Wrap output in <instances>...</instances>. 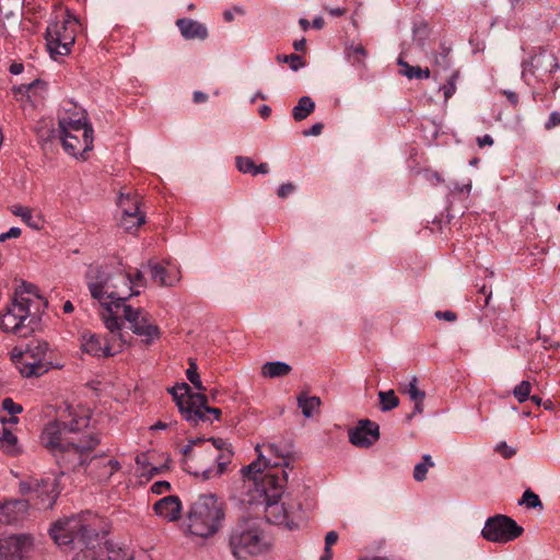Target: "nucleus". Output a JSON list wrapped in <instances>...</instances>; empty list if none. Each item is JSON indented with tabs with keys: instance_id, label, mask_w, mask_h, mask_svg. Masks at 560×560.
Returning <instances> with one entry per match:
<instances>
[{
	"instance_id": "f257e3e1",
	"label": "nucleus",
	"mask_w": 560,
	"mask_h": 560,
	"mask_svg": "<svg viewBox=\"0 0 560 560\" xmlns=\"http://www.w3.org/2000/svg\"><path fill=\"white\" fill-rule=\"evenodd\" d=\"M49 534L62 551H75L72 560H133L117 544L103 541L90 511L56 521Z\"/></svg>"
},
{
	"instance_id": "f03ea898",
	"label": "nucleus",
	"mask_w": 560,
	"mask_h": 560,
	"mask_svg": "<svg viewBox=\"0 0 560 560\" xmlns=\"http://www.w3.org/2000/svg\"><path fill=\"white\" fill-rule=\"evenodd\" d=\"M182 466L188 474L210 479L221 476L231 463L233 451L221 438H197L182 448Z\"/></svg>"
},
{
	"instance_id": "7ed1b4c3",
	"label": "nucleus",
	"mask_w": 560,
	"mask_h": 560,
	"mask_svg": "<svg viewBox=\"0 0 560 560\" xmlns=\"http://www.w3.org/2000/svg\"><path fill=\"white\" fill-rule=\"evenodd\" d=\"M43 445L55 456L59 466L86 465L84 455L94 450L101 442L97 434H90L79 442L67 439V433L59 420L47 423L40 435Z\"/></svg>"
},
{
	"instance_id": "20e7f679",
	"label": "nucleus",
	"mask_w": 560,
	"mask_h": 560,
	"mask_svg": "<svg viewBox=\"0 0 560 560\" xmlns=\"http://www.w3.org/2000/svg\"><path fill=\"white\" fill-rule=\"evenodd\" d=\"M225 503L215 494H200L189 506L186 527L190 535L208 538L222 527Z\"/></svg>"
},
{
	"instance_id": "39448f33",
	"label": "nucleus",
	"mask_w": 560,
	"mask_h": 560,
	"mask_svg": "<svg viewBox=\"0 0 560 560\" xmlns=\"http://www.w3.org/2000/svg\"><path fill=\"white\" fill-rule=\"evenodd\" d=\"M37 292L36 285L22 283L15 291L13 301L0 317V327L3 331L26 338L37 329L39 317L31 312V299L23 296V293H28L40 299Z\"/></svg>"
},
{
	"instance_id": "423d86ee",
	"label": "nucleus",
	"mask_w": 560,
	"mask_h": 560,
	"mask_svg": "<svg viewBox=\"0 0 560 560\" xmlns=\"http://www.w3.org/2000/svg\"><path fill=\"white\" fill-rule=\"evenodd\" d=\"M229 546L238 560L261 555L268 549L258 522L252 517H244L232 527Z\"/></svg>"
},
{
	"instance_id": "0eeeda50",
	"label": "nucleus",
	"mask_w": 560,
	"mask_h": 560,
	"mask_svg": "<svg viewBox=\"0 0 560 560\" xmlns=\"http://www.w3.org/2000/svg\"><path fill=\"white\" fill-rule=\"evenodd\" d=\"M288 482V474L269 472L262 479L261 495L265 501V517L268 523L284 525L293 529L294 524L291 520V511L284 505L279 504L283 488Z\"/></svg>"
},
{
	"instance_id": "6e6552de",
	"label": "nucleus",
	"mask_w": 560,
	"mask_h": 560,
	"mask_svg": "<svg viewBox=\"0 0 560 560\" xmlns=\"http://www.w3.org/2000/svg\"><path fill=\"white\" fill-rule=\"evenodd\" d=\"M114 291L112 292V302L106 304V313H102V318L105 327L110 332H118L119 338L124 341V336L120 332L124 322L117 316L118 310L124 308L132 295V287H130V270L116 269L114 277Z\"/></svg>"
},
{
	"instance_id": "1a4fd4ad",
	"label": "nucleus",
	"mask_w": 560,
	"mask_h": 560,
	"mask_svg": "<svg viewBox=\"0 0 560 560\" xmlns=\"http://www.w3.org/2000/svg\"><path fill=\"white\" fill-rule=\"evenodd\" d=\"M49 345L46 341H32L27 345L24 352H21L16 360L20 373L24 377H38L47 373L50 369H60L61 365H54L46 359Z\"/></svg>"
},
{
	"instance_id": "9d476101",
	"label": "nucleus",
	"mask_w": 560,
	"mask_h": 560,
	"mask_svg": "<svg viewBox=\"0 0 560 560\" xmlns=\"http://www.w3.org/2000/svg\"><path fill=\"white\" fill-rule=\"evenodd\" d=\"M114 267L108 265H91L85 273L86 285L90 294L104 307L103 313H106L105 303L112 302V292L114 291L112 285H114Z\"/></svg>"
},
{
	"instance_id": "9b49d317",
	"label": "nucleus",
	"mask_w": 560,
	"mask_h": 560,
	"mask_svg": "<svg viewBox=\"0 0 560 560\" xmlns=\"http://www.w3.org/2000/svg\"><path fill=\"white\" fill-rule=\"evenodd\" d=\"M77 22L69 20L50 23L46 28L45 38L52 59L70 54L75 40Z\"/></svg>"
},
{
	"instance_id": "f8f14e48",
	"label": "nucleus",
	"mask_w": 560,
	"mask_h": 560,
	"mask_svg": "<svg viewBox=\"0 0 560 560\" xmlns=\"http://www.w3.org/2000/svg\"><path fill=\"white\" fill-rule=\"evenodd\" d=\"M524 533L512 517L503 514H497L489 517L481 530V536L491 542L505 544L513 541Z\"/></svg>"
},
{
	"instance_id": "ddd939ff",
	"label": "nucleus",
	"mask_w": 560,
	"mask_h": 560,
	"mask_svg": "<svg viewBox=\"0 0 560 560\" xmlns=\"http://www.w3.org/2000/svg\"><path fill=\"white\" fill-rule=\"evenodd\" d=\"M122 311L124 318L130 324L132 332L137 336L144 337L147 345H151L161 337L160 328L151 323L150 315L143 308L124 305Z\"/></svg>"
},
{
	"instance_id": "4468645a",
	"label": "nucleus",
	"mask_w": 560,
	"mask_h": 560,
	"mask_svg": "<svg viewBox=\"0 0 560 560\" xmlns=\"http://www.w3.org/2000/svg\"><path fill=\"white\" fill-rule=\"evenodd\" d=\"M559 69L558 58L552 52L541 48L523 62V75L529 73L540 81H545Z\"/></svg>"
},
{
	"instance_id": "2eb2a0df",
	"label": "nucleus",
	"mask_w": 560,
	"mask_h": 560,
	"mask_svg": "<svg viewBox=\"0 0 560 560\" xmlns=\"http://www.w3.org/2000/svg\"><path fill=\"white\" fill-rule=\"evenodd\" d=\"M255 451L258 453L257 459L252 462L249 465L244 466L241 471L245 479L253 480L255 483L259 481L258 491L261 492L262 479L267 474L278 472L279 475H282L285 470L279 469V462H273L272 458H266L260 451L259 444L256 445Z\"/></svg>"
},
{
	"instance_id": "dca6fc26",
	"label": "nucleus",
	"mask_w": 560,
	"mask_h": 560,
	"mask_svg": "<svg viewBox=\"0 0 560 560\" xmlns=\"http://www.w3.org/2000/svg\"><path fill=\"white\" fill-rule=\"evenodd\" d=\"M349 441L360 448H369L380 440V425L370 419H362L357 427L349 429Z\"/></svg>"
},
{
	"instance_id": "f3484780",
	"label": "nucleus",
	"mask_w": 560,
	"mask_h": 560,
	"mask_svg": "<svg viewBox=\"0 0 560 560\" xmlns=\"http://www.w3.org/2000/svg\"><path fill=\"white\" fill-rule=\"evenodd\" d=\"M173 397V400L176 402L178 410L183 418L190 422L194 425L198 424V419H201V413L196 408L199 405H203L208 402V397L202 393H192V394H180L176 395V393H170Z\"/></svg>"
},
{
	"instance_id": "a211bd4d",
	"label": "nucleus",
	"mask_w": 560,
	"mask_h": 560,
	"mask_svg": "<svg viewBox=\"0 0 560 560\" xmlns=\"http://www.w3.org/2000/svg\"><path fill=\"white\" fill-rule=\"evenodd\" d=\"M31 547V538L25 535H13L0 538V560L23 558Z\"/></svg>"
},
{
	"instance_id": "6ab92c4d",
	"label": "nucleus",
	"mask_w": 560,
	"mask_h": 560,
	"mask_svg": "<svg viewBox=\"0 0 560 560\" xmlns=\"http://www.w3.org/2000/svg\"><path fill=\"white\" fill-rule=\"evenodd\" d=\"M30 513L27 500L14 499L0 504V524L11 525L23 522Z\"/></svg>"
},
{
	"instance_id": "aec40b11",
	"label": "nucleus",
	"mask_w": 560,
	"mask_h": 560,
	"mask_svg": "<svg viewBox=\"0 0 560 560\" xmlns=\"http://www.w3.org/2000/svg\"><path fill=\"white\" fill-rule=\"evenodd\" d=\"M81 349L83 352L97 358H109L114 355L109 341L105 339L103 343L101 336L91 331H84L81 335Z\"/></svg>"
},
{
	"instance_id": "412c9836",
	"label": "nucleus",
	"mask_w": 560,
	"mask_h": 560,
	"mask_svg": "<svg viewBox=\"0 0 560 560\" xmlns=\"http://www.w3.org/2000/svg\"><path fill=\"white\" fill-rule=\"evenodd\" d=\"M60 132H69V133H84L85 141L88 143H93V128L91 124L86 121V117L82 114L78 118L70 117H61L58 121Z\"/></svg>"
},
{
	"instance_id": "4be33fe9",
	"label": "nucleus",
	"mask_w": 560,
	"mask_h": 560,
	"mask_svg": "<svg viewBox=\"0 0 560 560\" xmlns=\"http://www.w3.org/2000/svg\"><path fill=\"white\" fill-rule=\"evenodd\" d=\"M153 510L167 522H175L180 517L182 502L176 495H167L156 501Z\"/></svg>"
},
{
	"instance_id": "5701e85b",
	"label": "nucleus",
	"mask_w": 560,
	"mask_h": 560,
	"mask_svg": "<svg viewBox=\"0 0 560 560\" xmlns=\"http://www.w3.org/2000/svg\"><path fill=\"white\" fill-rule=\"evenodd\" d=\"M60 138L63 149L72 156L84 158V153L93 149V143L85 141L84 133L60 132Z\"/></svg>"
},
{
	"instance_id": "b1692460",
	"label": "nucleus",
	"mask_w": 560,
	"mask_h": 560,
	"mask_svg": "<svg viewBox=\"0 0 560 560\" xmlns=\"http://www.w3.org/2000/svg\"><path fill=\"white\" fill-rule=\"evenodd\" d=\"M180 35L187 40H205L208 37V28L205 24L188 18L176 20Z\"/></svg>"
},
{
	"instance_id": "393cba45",
	"label": "nucleus",
	"mask_w": 560,
	"mask_h": 560,
	"mask_svg": "<svg viewBox=\"0 0 560 560\" xmlns=\"http://www.w3.org/2000/svg\"><path fill=\"white\" fill-rule=\"evenodd\" d=\"M69 420H59L63 427L66 433H78L86 429L90 424V415L88 411H77L72 407L68 406Z\"/></svg>"
},
{
	"instance_id": "a878e982",
	"label": "nucleus",
	"mask_w": 560,
	"mask_h": 560,
	"mask_svg": "<svg viewBox=\"0 0 560 560\" xmlns=\"http://www.w3.org/2000/svg\"><path fill=\"white\" fill-rule=\"evenodd\" d=\"M147 268L150 271L151 279L161 287H173L179 281V271L172 276L165 267L154 260H149Z\"/></svg>"
},
{
	"instance_id": "bb28decb",
	"label": "nucleus",
	"mask_w": 560,
	"mask_h": 560,
	"mask_svg": "<svg viewBox=\"0 0 560 560\" xmlns=\"http://www.w3.org/2000/svg\"><path fill=\"white\" fill-rule=\"evenodd\" d=\"M118 207L121 210V217H144L139 211V199L138 196H130L129 194H120L118 200Z\"/></svg>"
},
{
	"instance_id": "cd10ccee",
	"label": "nucleus",
	"mask_w": 560,
	"mask_h": 560,
	"mask_svg": "<svg viewBox=\"0 0 560 560\" xmlns=\"http://www.w3.org/2000/svg\"><path fill=\"white\" fill-rule=\"evenodd\" d=\"M291 371V365L282 361L266 362L261 366V375L269 378L287 376Z\"/></svg>"
},
{
	"instance_id": "c85d7f7f",
	"label": "nucleus",
	"mask_w": 560,
	"mask_h": 560,
	"mask_svg": "<svg viewBox=\"0 0 560 560\" xmlns=\"http://www.w3.org/2000/svg\"><path fill=\"white\" fill-rule=\"evenodd\" d=\"M320 404L322 400L318 396H307L306 393H301L298 396V406L305 418H311Z\"/></svg>"
},
{
	"instance_id": "c756f323",
	"label": "nucleus",
	"mask_w": 560,
	"mask_h": 560,
	"mask_svg": "<svg viewBox=\"0 0 560 560\" xmlns=\"http://www.w3.org/2000/svg\"><path fill=\"white\" fill-rule=\"evenodd\" d=\"M315 109V103L310 96H302L292 109V116L295 121L307 118Z\"/></svg>"
},
{
	"instance_id": "7c9ffc66",
	"label": "nucleus",
	"mask_w": 560,
	"mask_h": 560,
	"mask_svg": "<svg viewBox=\"0 0 560 560\" xmlns=\"http://www.w3.org/2000/svg\"><path fill=\"white\" fill-rule=\"evenodd\" d=\"M397 63L402 68L401 74L407 77L408 79H429L430 78V69L429 68H420L419 66H410L402 58H398Z\"/></svg>"
},
{
	"instance_id": "2f4dec72",
	"label": "nucleus",
	"mask_w": 560,
	"mask_h": 560,
	"mask_svg": "<svg viewBox=\"0 0 560 560\" xmlns=\"http://www.w3.org/2000/svg\"><path fill=\"white\" fill-rule=\"evenodd\" d=\"M346 56L352 62L353 66L364 67V58L366 57V50L360 43H351L346 47Z\"/></svg>"
},
{
	"instance_id": "473e14b6",
	"label": "nucleus",
	"mask_w": 560,
	"mask_h": 560,
	"mask_svg": "<svg viewBox=\"0 0 560 560\" xmlns=\"http://www.w3.org/2000/svg\"><path fill=\"white\" fill-rule=\"evenodd\" d=\"M380 400V409L383 412L390 411L399 406V398L394 389L381 390L377 394Z\"/></svg>"
},
{
	"instance_id": "72a5a7b5",
	"label": "nucleus",
	"mask_w": 560,
	"mask_h": 560,
	"mask_svg": "<svg viewBox=\"0 0 560 560\" xmlns=\"http://www.w3.org/2000/svg\"><path fill=\"white\" fill-rule=\"evenodd\" d=\"M0 443L8 454L14 455L18 453V439L4 425L0 429Z\"/></svg>"
},
{
	"instance_id": "f704fd0d",
	"label": "nucleus",
	"mask_w": 560,
	"mask_h": 560,
	"mask_svg": "<svg viewBox=\"0 0 560 560\" xmlns=\"http://www.w3.org/2000/svg\"><path fill=\"white\" fill-rule=\"evenodd\" d=\"M451 47L446 46L445 43H441L439 52L434 55V66L442 70H447L451 67Z\"/></svg>"
},
{
	"instance_id": "c9c22d12",
	"label": "nucleus",
	"mask_w": 560,
	"mask_h": 560,
	"mask_svg": "<svg viewBox=\"0 0 560 560\" xmlns=\"http://www.w3.org/2000/svg\"><path fill=\"white\" fill-rule=\"evenodd\" d=\"M196 410H199L201 413V419H198V423L201 422H210L212 423L214 420H220V417L222 415L221 409L209 407L208 402L203 405H199L196 408Z\"/></svg>"
},
{
	"instance_id": "e433bc0d",
	"label": "nucleus",
	"mask_w": 560,
	"mask_h": 560,
	"mask_svg": "<svg viewBox=\"0 0 560 560\" xmlns=\"http://www.w3.org/2000/svg\"><path fill=\"white\" fill-rule=\"evenodd\" d=\"M518 505H525L527 509H544L540 498L530 489L524 491L522 498L518 500Z\"/></svg>"
},
{
	"instance_id": "4c0bfd02",
	"label": "nucleus",
	"mask_w": 560,
	"mask_h": 560,
	"mask_svg": "<svg viewBox=\"0 0 560 560\" xmlns=\"http://www.w3.org/2000/svg\"><path fill=\"white\" fill-rule=\"evenodd\" d=\"M434 463L430 455H423L422 462L417 464L413 469V478L417 481H423L427 478V474L430 467H433Z\"/></svg>"
},
{
	"instance_id": "58836bf2",
	"label": "nucleus",
	"mask_w": 560,
	"mask_h": 560,
	"mask_svg": "<svg viewBox=\"0 0 560 560\" xmlns=\"http://www.w3.org/2000/svg\"><path fill=\"white\" fill-rule=\"evenodd\" d=\"M148 281L144 277V273L141 269H136L135 272L130 271V287H132V295H139L141 293V289L145 288Z\"/></svg>"
},
{
	"instance_id": "ea45409f",
	"label": "nucleus",
	"mask_w": 560,
	"mask_h": 560,
	"mask_svg": "<svg viewBox=\"0 0 560 560\" xmlns=\"http://www.w3.org/2000/svg\"><path fill=\"white\" fill-rule=\"evenodd\" d=\"M11 212L20 217L28 226L38 230L39 225L38 223L33 221V213L32 210L27 207H23L20 205H15L11 207Z\"/></svg>"
},
{
	"instance_id": "a19ab883",
	"label": "nucleus",
	"mask_w": 560,
	"mask_h": 560,
	"mask_svg": "<svg viewBox=\"0 0 560 560\" xmlns=\"http://www.w3.org/2000/svg\"><path fill=\"white\" fill-rule=\"evenodd\" d=\"M429 34L430 30L428 23L421 22L413 27V42L421 49H424Z\"/></svg>"
},
{
	"instance_id": "79ce46f5",
	"label": "nucleus",
	"mask_w": 560,
	"mask_h": 560,
	"mask_svg": "<svg viewBox=\"0 0 560 560\" xmlns=\"http://www.w3.org/2000/svg\"><path fill=\"white\" fill-rule=\"evenodd\" d=\"M186 376L189 380V382L195 386L196 389L200 392L206 390V387L202 385L200 375L198 373V366L196 362L192 361L191 359L189 360V368L186 371Z\"/></svg>"
},
{
	"instance_id": "37998d69",
	"label": "nucleus",
	"mask_w": 560,
	"mask_h": 560,
	"mask_svg": "<svg viewBox=\"0 0 560 560\" xmlns=\"http://www.w3.org/2000/svg\"><path fill=\"white\" fill-rule=\"evenodd\" d=\"M120 463L115 459L107 460L102 468V471L96 476L100 481H107L116 471L120 469Z\"/></svg>"
},
{
	"instance_id": "c03bdc74",
	"label": "nucleus",
	"mask_w": 560,
	"mask_h": 560,
	"mask_svg": "<svg viewBox=\"0 0 560 560\" xmlns=\"http://www.w3.org/2000/svg\"><path fill=\"white\" fill-rule=\"evenodd\" d=\"M532 392V384L528 381H522L513 389V396L522 404L529 399Z\"/></svg>"
},
{
	"instance_id": "a18cd8bd",
	"label": "nucleus",
	"mask_w": 560,
	"mask_h": 560,
	"mask_svg": "<svg viewBox=\"0 0 560 560\" xmlns=\"http://www.w3.org/2000/svg\"><path fill=\"white\" fill-rule=\"evenodd\" d=\"M418 378L413 376L410 383L402 389V393L408 394L409 398L413 400H424L425 392L421 390L417 386Z\"/></svg>"
},
{
	"instance_id": "49530a36",
	"label": "nucleus",
	"mask_w": 560,
	"mask_h": 560,
	"mask_svg": "<svg viewBox=\"0 0 560 560\" xmlns=\"http://www.w3.org/2000/svg\"><path fill=\"white\" fill-rule=\"evenodd\" d=\"M269 454L268 458H272L273 462H279V469H283L282 467H289V463L287 460L285 455L280 451V448L276 444H267L264 445Z\"/></svg>"
},
{
	"instance_id": "de8ad7c7",
	"label": "nucleus",
	"mask_w": 560,
	"mask_h": 560,
	"mask_svg": "<svg viewBox=\"0 0 560 560\" xmlns=\"http://www.w3.org/2000/svg\"><path fill=\"white\" fill-rule=\"evenodd\" d=\"M277 60L279 62L289 63L290 68L293 71H298L300 68H302L304 66V61H303L302 57L296 54L278 55Z\"/></svg>"
},
{
	"instance_id": "09e8293b",
	"label": "nucleus",
	"mask_w": 560,
	"mask_h": 560,
	"mask_svg": "<svg viewBox=\"0 0 560 560\" xmlns=\"http://www.w3.org/2000/svg\"><path fill=\"white\" fill-rule=\"evenodd\" d=\"M236 168L244 174H252L254 176V172L256 168L255 162L248 156H236L235 158Z\"/></svg>"
},
{
	"instance_id": "8fccbe9b",
	"label": "nucleus",
	"mask_w": 560,
	"mask_h": 560,
	"mask_svg": "<svg viewBox=\"0 0 560 560\" xmlns=\"http://www.w3.org/2000/svg\"><path fill=\"white\" fill-rule=\"evenodd\" d=\"M145 222V217H120V226L130 232L132 229H138Z\"/></svg>"
},
{
	"instance_id": "3c124183",
	"label": "nucleus",
	"mask_w": 560,
	"mask_h": 560,
	"mask_svg": "<svg viewBox=\"0 0 560 560\" xmlns=\"http://www.w3.org/2000/svg\"><path fill=\"white\" fill-rule=\"evenodd\" d=\"M458 78V71H455L452 73V75L450 77L448 81H447V84L443 85L441 88V90L443 91V95H444V100L447 101L448 98L452 97V95L455 93L456 91V79Z\"/></svg>"
},
{
	"instance_id": "603ef678",
	"label": "nucleus",
	"mask_w": 560,
	"mask_h": 560,
	"mask_svg": "<svg viewBox=\"0 0 560 560\" xmlns=\"http://www.w3.org/2000/svg\"><path fill=\"white\" fill-rule=\"evenodd\" d=\"M39 86L44 89L46 86V83L42 80L36 79L31 83L20 84L15 89V92L24 95V94H28V93L33 92L36 88H39Z\"/></svg>"
},
{
	"instance_id": "864d4df0",
	"label": "nucleus",
	"mask_w": 560,
	"mask_h": 560,
	"mask_svg": "<svg viewBox=\"0 0 560 560\" xmlns=\"http://www.w3.org/2000/svg\"><path fill=\"white\" fill-rule=\"evenodd\" d=\"M2 408L11 416H16L23 411V407L20 404L14 402L10 397L2 400Z\"/></svg>"
},
{
	"instance_id": "5fc2aeb1",
	"label": "nucleus",
	"mask_w": 560,
	"mask_h": 560,
	"mask_svg": "<svg viewBox=\"0 0 560 560\" xmlns=\"http://www.w3.org/2000/svg\"><path fill=\"white\" fill-rule=\"evenodd\" d=\"M537 338L539 340H541L542 342V346L545 349H555V348H558L560 346V341L559 340H556L553 339L551 336L549 335H542L538 331V336Z\"/></svg>"
},
{
	"instance_id": "6e6d98bb",
	"label": "nucleus",
	"mask_w": 560,
	"mask_h": 560,
	"mask_svg": "<svg viewBox=\"0 0 560 560\" xmlns=\"http://www.w3.org/2000/svg\"><path fill=\"white\" fill-rule=\"evenodd\" d=\"M495 451L500 453L504 458H511L516 454V451L509 446L505 442H500L495 446Z\"/></svg>"
},
{
	"instance_id": "4d7b16f0",
	"label": "nucleus",
	"mask_w": 560,
	"mask_h": 560,
	"mask_svg": "<svg viewBox=\"0 0 560 560\" xmlns=\"http://www.w3.org/2000/svg\"><path fill=\"white\" fill-rule=\"evenodd\" d=\"M295 190V186L292 183H285L280 185V187L277 190V196L281 199L287 198L289 195H291Z\"/></svg>"
},
{
	"instance_id": "13d9d810",
	"label": "nucleus",
	"mask_w": 560,
	"mask_h": 560,
	"mask_svg": "<svg viewBox=\"0 0 560 560\" xmlns=\"http://www.w3.org/2000/svg\"><path fill=\"white\" fill-rule=\"evenodd\" d=\"M171 489V485L167 481H156L152 485L151 490L155 494H162Z\"/></svg>"
},
{
	"instance_id": "bf43d9fd",
	"label": "nucleus",
	"mask_w": 560,
	"mask_h": 560,
	"mask_svg": "<svg viewBox=\"0 0 560 560\" xmlns=\"http://www.w3.org/2000/svg\"><path fill=\"white\" fill-rule=\"evenodd\" d=\"M557 126H560V113L559 112H552L550 115H549V118L548 120L546 121L545 124V128L547 130H550Z\"/></svg>"
},
{
	"instance_id": "052dcab7",
	"label": "nucleus",
	"mask_w": 560,
	"mask_h": 560,
	"mask_svg": "<svg viewBox=\"0 0 560 560\" xmlns=\"http://www.w3.org/2000/svg\"><path fill=\"white\" fill-rule=\"evenodd\" d=\"M22 231L20 228L13 226L8 232L0 234V242L3 243L9 238H18Z\"/></svg>"
},
{
	"instance_id": "680f3d73",
	"label": "nucleus",
	"mask_w": 560,
	"mask_h": 560,
	"mask_svg": "<svg viewBox=\"0 0 560 560\" xmlns=\"http://www.w3.org/2000/svg\"><path fill=\"white\" fill-rule=\"evenodd\" d=\"M424 177L427 180H429L430 183H432L434 185H438V184H441L444 182V179L438 172L431 171V170H427L424 172Z\"/></svg>"
},
{
	"instance_id": "e2e57ef3",
	"label": "nucleus",
	"mask_w": 560,
	"mask_h": 560,
	"mask_svg": "<svg viewBox=\"0 0 560 560\" xmlns=\"http://www.w3.org/2000/svg\"><path fill=\"white\" fill-rule=\"evenodd\" d=\"M435 317L447 322H455L457 319V315L453 311H438L435 312Z\"/></svg>"
},
{
	"instance_id": "0e129e2a",
	"label": "nucleus",
	"mask_w": 560,
	"mask_h": 560,
	"mask_svg": "<svg viewBox=\"0 0 560 560\" xmlns=\"http://www.w3.org/2000/svg\"><path fill=\"white\" fill-rule=\"evenodd\" d=\"M170 393H176V395L180 394H192L191 388L187 383L176 384L174 387L168 389Z\"/></svg>"
},
{
	"instance_id": "69168bd1",
	"label": "nucleus",
	"mask_w": 560,
	"mask_h": 560,
	"mask_svg": "<svg viewBox=\"0 0 560 560\" xmlns=\"http://www.w3.org/2000/svg\"><path fill=\"white\" fill-rule=\"evenodd\" d=\"M324 125L322 122L314 124L310 129L303 131L304 137L319 136L323 131Z\"/></svg>"
},
{
	"instance_id": "338daca9",
	"label": "nucleus",
	"mask_w": 560,
	"mask_h": 560,
	"mask_svg": "<svg viewBox=\"0 0 560 560\" xmlns=\"http://www.w3.org/2000/svg\"><path fill=\"white\" fill-rule=\"evenodd\" d=\"M338 540V533L335 530H330L325 536V548L331 549V546L335 545Z\"/></svg>"
},
{
	"instance_id": "774afa93",
	"label": "nucleus",
	"mask_w": 560,
	"mask_h": 560,
	"mask_svg": "<svg viewBox=\"0 0 560 560\" xmlns=\"http://www.w3.org/2000/svg\"><path fill=\"white\" fill-rule=\"evenodd\" d=\"M415 402V407H413V410L411 413H409L407 417H406V420L407 421H411V419L416 416V415H420L423 412V400H413Z\"/></svg>"
}]
</instances>
